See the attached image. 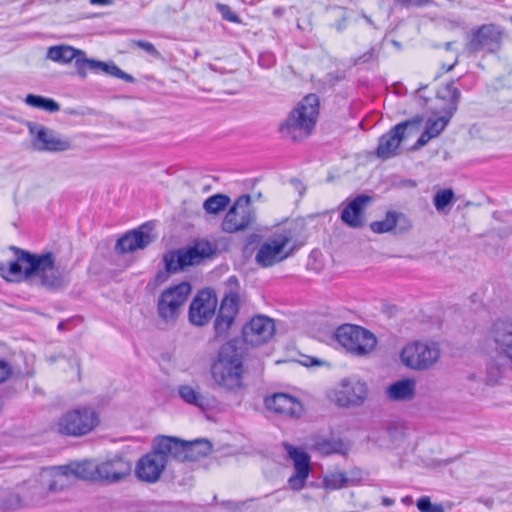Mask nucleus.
Returning a JSON list of instances; mask_svg holds the SVG:
<instances>
[{
  "label": "nucleus",
  "instance_id": "ddd939ff",
  "mask_svg": "<svg viewBox=\"0 0 512 512\" xmlns=\"http://www.w3.org/2000/svg\"><path fill=\"white\" fill-rule=\"evenodd\" d=\"M503 30L495 24H485L479 27L471 35L469 42L465 46L468 54L478 52H496L502 42Z\"/></svg>",
  "mask_w": 512,
  "mask_h": 512
},
{
  "label": "nucleus",
  "instance_id": "052dcab7",
  "mask_svg": "<svg viewBox=\"0 0 512 512\" xmlns=\"http://www.w3.org/2000/svg\"><path fill=\"white\" fill-rule=\"evenodd\" d=\"M393 503H394V500H393V499H391V498L384 497V498L382 499V504H383L384 506H386V507H389V506L393 505Z\"/></svg>",
  "mask_w": 512,
  "mask_h": 512
},
{
  "label": "nucleus",
  "instance_id": "bb28decb",
  "mask_svg": "<svg viewBox=\"0 0 512 512\" xmlns=\"http://www.w3.org/2000/svg\"><path fill=\"white\" fill-rule=\"evenodd\" d=\"M276 323L269 316L258 314V350L261 346H266L263 354L269 356L272 353L271 343L275 339Z\"/></svg>",
  "mask_w": 512,
  "mask_h": 512
},
{
  "label": "nucleus",
  "instance_id": "b1692460",
  "mask_svg": "<svg viewBox=\"0 0 512 512\" xmlns=\"http://www.w3.org/2000/svg\"><path fill=\"white\" fill-rule=\"evenodd\" d=\"M183 441L171 436H158L153 441V450L163 456L167 464L169 459L182 462Z\"/></svg>",
  "mask_w": 512,
  "mask_h": 512
},
{
  "label": "nucleus",
  "instance_id": "5fc2aeb1",
  "mask_svg": "<svg viewBox=\"0 0 512 512\" xmlns=\"http://www.w3.org/2000/svg\"><path fill=\"white\" fill-rule=\"evenodd\" d=\"M335 28L337 29V31L341 32L343 31L345 28H346V18L345 17H342L340 20H338L336 23H335Z\"/></svg>",
  "mask_w": 512,
  "mask_h": 512
},
{
  "label": "nucleus",
  "instance_id": "49530a36",
  "mask_svg": "<svg viewBox=\"0 0 512 512\" xmlns=\"http://www.w3.org/2000/svg\"><path fill=\"white\" fill-rule=\"evenodd\" d=\"M377 57H378V51H377L376 47H372L370 50H368L361 56L357 57L354 60V64L357 65L360 63H367V62L377 59Z\"/></svg>",
  "mask_w": 512,
  "mask_h": 512
},
{
  "label": "nucleus",
  "instance_id": "6e6d98bb",
  "mask_svg": "<svg viewBox=\"0 0 512 512\" xmlns=\"http://www.w3.org/2000/svg\"><path fill=\"white\" fill-rule=\"evenodd\" d=\"M430 0H412V6L422 7L430 3Z\"/></svg>",
  "mask_w": 512,
  "mask_h": 512
},
{
  "label": "nucleus",
  "instance_id": "4be33fe9",
  "mask_svg": "<svg viewBox=\"0 0 512 512\" xmlns=\"http://www.w3.org/2000/svg\"><path fill=\"white\" fill-rule=\"evenodd\" d=\"M165 459L159 456L153 449L150 453L141 457L136 465L137 477L145 482H156L166 467Z\"/></svg>",
  "mask_w": 512,
  "mask_h": 512
},
{
  "label": "nucleus",
  "instance_id": "a211bd4d",
  "mask_svg": "<svg viewBox=\"0 0 512 512\" xmlns=\"http://www.w3.org/2000/svg\"><path fill=\"white\" fill-rule=\"evenodd\" d=\"M267 410L297 420L304 414L303 404L287 393H274L264 399Z\"/></svg>",
  "mask_w": 512,
  "mask_h": 512
},
{
  "label": "nucleus",
  "instance_id": "603ef678",
  "mask_svg": "<svg viewBox=\"0 0 512 512\" xmlns=\"http://www.w3.org/2000/svg\"><path fill=\"white\" fill-rule=\"evenodd\" d=\"M291 183L294 186V188L299 192L300 196H302L305 191V187L303 186L302 182L296 178H293L291 179Z\"/></svg>",
  "mask_w": 512,
  "mask_h": 512
},
{
  "label": "nucleus",
  "instance_id": "423d86ee",
  "mask_svg": "<svg viewBox=\"0 0 512 512\" xmlns=\"http://www.w3.org/2000/svg\"><path fill=\"white\" fill-rule=\"evenodd\" d=\"M423 122L422 116H415L412 119L402 121L383 134L378 141L376 155L382 160L397 155L400 144L420 131Z\"/></svg>",
  "mask_w": 512,
  "mask_h": 512
},
{
  "label": "nucleus",
  "instance_id": "f257e3e1",
  "mask_svg": "<svg viewBox=\"0 0 512 512\" xmlns=\"http://www.w3.org/2000/svg\"><path fill=\"white\" fill-rule=\"evenodd\" d=\"M15 260L0 263V276L9 282L39 278L42 286L57 290L67 283L64 273L55 265L53 253L35 254L21 248L11 246Z\"/></svg>",
  "mask_w": 512,
  "mask_h": 512
},
{
  "label": "nucleus",
  "instance_id": "f8f14e48",
  "mask_svg": "<svg viewBox=\"0 0 512 512\" xmlns=\"http://www.w3.org/2000/svg\"><path fill=\"white\" fill-rule=\"evenodd\" d=\"M191 292V285L184 281L165 289L158 298L157 312L166 322L175 320Z\"/></svg>",
  "mask_w": 512,
  "mask_h": 512
},
{
  "label": "nucleus",
  "instance_id": "ea45409f",
  "mask_svg": "<svg viewBox=\"0 0 512 512\" xmlns=\"http://www.w3.org/2000/svg\"><path fill=\"white\" fill-rule=\"evenodd\" d=\"M347 481V477L344 473L334 472L326 475L323 482L326 488L335 490L345 486Z\"/></svg>",
  "mask_w": 512,
  "mask_h": 512
},
{
  "label": "nucleus",
  "instance_id": "0e129e2a",
  "mask_svg": "<svg viewBox=\"0 0 512 512\" xmlns=\"http://www.w3.org/2000/svg\"><path fill=\"white\" fill-rule=\"evenodd\" d=\"M363 17L365 18V20L370 24V25H373V21L371 20V18L369 16H367L366 14L363 13Z\"/></svg>",
  "mask_w": 512,
  "mask_h": 512
},
{
  "label": "nucleus",
  "instance_id": "c756f323",
  "mask_svg": "<svg viewBox=\"0 0 512 512\" xmlns=\"http://www.w3.org/2000/svg\"><path fill=\"white\" fill-rule=\"evenodd\" d=\"M183 445L182 462L197 461L200 457L207 456L212 449L210 442L204 439L183 441Z\"/></svg>",
  "mask_w": 512,
  "mask_h": 512
},
{
  "label": "nucleus",
  "instance_id": "a18cd8bd",
  "mask_svg": "<svg viewBox=\"0 0 512 512\" xmlns=\"http://www.w3.org/2000/svg\"><path fill=\"white\" fill-rule=\"evenodd\" d=\"M255 320H256V316H253L250 320V322L244 326L243 328V331H242V337H243V340L246 342V343H253V340L250 339V335H254L256 334V327H255Z\"/></svg>",
  "mask_w": 512,
  "mask_h": 512
},
{
  "label": "nucleus",
  "instance_id": "79ce46f5",
  "mask_svg": "<svg viewBox=\"0 0 512 512\" xmlns=\"http://www.w3.org/2000/svg\"><path fill=\"white\" fill-rule=\"evenodd\" d=\"M503 376V369L497 364H491L487 368L486 381L489 385H495Z\"/></svg>",
  "mask_w": 512,
  "mask_h": 512
},
{
  "label": "nucleus",
  "instance_id": "f03ea898",
  "mask_svg": "<svg viewBox=\"0 0 512 512\" xmlns=\"http://www.w3.org/2000/svg\"><path fill=\"white\" fill-rule=\"evenodd\" d=\"M93 471L98 478L110 483L118 482L131 471V464L121 455H113L94 465L91 462L75 463L66 466L53 467L45 470L41 477L43 481H47L50 491L62 489L64 478L74 475L79 478L89 479L93 477Z\"/></svg>",
  "mask_w": 512,
  "mask_h": 512
},
{
  "label": "nucleus",
  "instance_id": "37998d69",
  "mask_svg": "<svg viewBox=\"0 0 512 512\" xmlns=\"http://www.w3.org/2000/svg\"><path fill=\"white\" fill-rule=\"evenodd\" d=\"M130 46L131 47L135 46L140 49H143L146 53H148L149 55H152L154 57L160 56L159 51L155 48V46L151 42H148L145 40H131Z\"/></svg>",
  "mask_w": 512,
  "mask_h": 512
},
{
  "label": "nucleus",
  "instance_id": "3c124183",
  "mask_svg": "<svg viewBox=\"0 0 512 512\" xmlns=\"http://www.w3.org/2000/svg\"><path fill=\"white\" fill-rule=\"evenodd\" d=\"M172 272H167V270L165 269V271H159L156 276H155V283L156 284H162L164 283L165 281L168 280V277H169V274H171Z\"/></svg>",
  "mask_w": 512,
  "mask_h": 512
},
{
  "label": "nucleus",
  "instance_id": "c9c22d12",
  "mask_svg": "<svg viewBox=\"0 0 512 512\" xmlns=\"http://www.w3.org/2000/svg\"><path fill=\"white\" fill-rule=\"evenodd\" d=\"M401 214L393 211L387 212L385 218L381 221H375L370 224V228L373 232L381 234L392 231L397 224L398 218Z\"/></svg>",
  "mask_w": 512,
  "mask_h": 512
},
{
  "label": "nucleus",
  "instance_id": "864d4df0",
  "mask_svg": "<svg viewBox=\"0 0 512 512\" xmlns=\"http://www.w3.org/2000/svg\"><path fill=\"white\" fill-rule=\"evenodd\" d=\"M502 81L504 82L502 86H506L509 89H512V71L503 77Z\"/></svg>",
  "mask_w": 512,
  "mask_h": 512
},
{
  "label": "nucleus",
  "instance_id": "7ed1b4c3",
  "mask_svg": "<svg viewBox=\"0 0 512 512\" xmlns=\"http://www.w3.org/2000/svg\"><path fill=\"white\" fill-rule=\"evenodd\" d=\"M211 378L216 386L234 392L243 386V353L236 346V341L223 344L212 361Z\"/></svg>",
  "mask_w": 512,
  "mask_h": 512
},
{
  "label": "nucleus",
  "instance_id": "1a4fd4ad",
  "mask_svg": "<svg viewBox=\"0 0 512 512\" xmlns=\"http://www.w3.org/2000/svg\"><path fill=\"white\" fill-rule=\"evenodd\" d=\"M440 357V349L434 342L416 341L403 347L400 358L406 367L423 371L432 367Z\"/></svg>",
  "mask_w": 512,
  "mask_h": 512
},
{
  "label": "nucleus",
  "instance_id": "7c9ffc66",
  "mask_svg": "<svg viewBox=\"0 0 512 512\" xmlns=\"http://www.w3.org/2000/svg\"><path fill=\"white\" fill-rule=\"evenodd\" d=\"M404 438V428L397 423H390L386 429L380 433L375 442L383 448H390Z\"/></svg>",
  "mask_w": 512,
  "mask_h": 512
},
{
  "label": "nucleus",
  "instance_id": "de8ad7c7",
  "mask_svg": "<svg viewBox=\"0 0 512 512\" xmlns=\"http://www.w3.org/2000/svg\"><path fill=\"white\" fill-rule=\"evenodd\" d=\"M11 374V365L5 360H0V383L5 382L10 377Z\"/></svg>",
  "mask_w": 512,
  "mask_h": 512
},
{
  "label": "nucleus",
  "instance_id": "4468645a",
  "mask_svg": "<svg viewBox=\"0 0 512 512\" xmlns=\"http://www.w3.org/2000/svg\"><path fill=\"white\" fill-rule=\"evenodd\" d=\"M252 220L251 197L249 194H243L238 197L226 213L221 228L226 233L243 231L250 225Z\"/></svg>",
  "mask_w": 512,
  "mask_h": 512
},
{
  "label": "nucleus",
  "instance_id": "6e6552de",
  "mask_svg": "<svg viewBox=\"0 0 512 512\" xmlns=\"http://www.w3.org/2000/svg\"><path fill=\"white\" fill-rule=\"evenodd\" d=\"M27 127L31 136V146L37 152L58 153L73 148L70 138L53 129L35 122H28Z\"/></svg>",
  "mask_w": 512,
  "mask_h": 512
},
{
  "label": "nucleus",
  "instance_id": "58836bf2",
  "mask_svg": "<svg viewBox=\"0 0 512 512\" xmlns=\"http://www.w3.org/2000/svg\"><path fill=\"white\" fill-rule=\"evenodd\" d=\"M237 302L238 296L236 294L230 293L229 295H226L221 302L218 313L235 318V315L237 314L238 311Z\"/></svg>",
  "mask_w": 512,
  "mask_h": 512
},
{
  "label": "nucleus",
  "instance_id": "473e14b6",
  "mask_svg": "<svg viewBox=\"0 0 512 512\" xmlns=\"http://www.w3.org/2000/svg\"><path fill=\"white\" fill-rule=\"evenodd\" d=\"M163 262L167 272L173 273L183 270L185 267L189 266L183 249L168 252L164 255Z\"/></svg>",
  "mask_w": 512,
  "mask_h": 512
},
{
  "label": "nucleus",
  "instance_id": "20e7f679",
  "mask_svg": "<svg viewBox=\"0 0 512 512\" xmlns=\"http://www.w3.org/2000/svg\"><path fill=\"white\" fill-rule=\"evenodd\" d=\"M303 228V221H293L275 231L258 248V265L271 267L292 256L302 245L298 240Z\"/></svg>",
  "mask_w": 512,
  "mask_h": 512
},
{
  "label": "nucleus",
  "instance_id": "e2e57ef3",
  "mask_svg": "<svg viewBox=\"0 0 512 512\" xmlns=\"http://www.w3.org/2000/svg\"><path fill=\"white\" fill-rule=\"evenodd\" d=\"M453 45H454V42H447V43L445 44V49H446L447 51H451V50L453 49Z\"/></svg>",
  "mask_w": 512,
  "mask_h": 512
},
{
  "label": "nucleus",
  "instance_id": "13d9d810",
  "mask_svg": "<svg viewBox=\"0 0 512 512\" xmlns=\"http://www.w3.org/2000/svg\"><path fill=\"white\" fill-rule=\"evenodd\" d=\"M479 502L483 503L488 508H491L494 504V500L491 498H481L479 499Z\"/></svg>",
  "mask_w": 512,
  "mask_h": 512
},
{
  "label": "nucleus",
  "instance_id": "774afa93",
  "mask_svg": "<svg viewBox=\"0 0 512 512\" xmlns=\"http://www.w3.org/2000/svg\"><path fill=\"white\" fill-rule=\"evenodd\" d=\"M262 197V194L258 192V200Z\"/></svg>",
  "mask_w": 512,
  "mask_h": 512
},
{
  "label": "nucleus",
  "instance_id": "a878e982",
  "mask_svg": "<svg viewBox=\"0 0 512 512\" xmlns=\"http://www.w3.org/2000/svg\"><path fill=\"white\" fill-rule=\"evenodd\" d=\"M189 266L199 264L204 259L216 253V247L207 239H197L191 245L183 248Z\"/></svg>",
  "mask_w": 512,
  "mask_h": 512
},
{
  "label": "nucleus",
  "instance_id": "c03bdc74",
  "mask_svg": "<svg viewBox=\"0 0 512 512\" xmlns=\"http://www.w3.org/2000/svg\"><path fill=\"white\" fill-rule=\"evenodd\" d=\"M216 8L223 19L233 23H238L240 21L237 14L234 13L228 5L216 3Z\"/></svg>",
  "mask_w": 512,
  "mask_h": 512
},
{
  "label": "nucleus",
  "instance_id": "aec40b11",
  "mask_svg": "<svg viewBox=\"0 0 512 512\" xmlns=\"http://www.w3.org/2000/svg\"><path fill=\"white\" fill-rule=\"evenodd\" d=\"M150 231L149 224H143L138 229L126 232L117 240L115 251L118 254H125L146 248L154 241Z\"/></svg>",
  "mask_w": 512,
  "mask_h": 512
},
{
  "label": "nucleus",
  "instance_id": "2f4dec72",
  "mask_svg": "<svg viewBox=\"0 0 512 512\" xmlns=\"http://www.w3.org/2000/svg\"><path fill=\"white\" fill-rule=\"evenodd\" d=\"M316 448L323 454H341L346 455L350 451V444L342 439H326L316 443Z\"/></svg>",
  "mask_w": 512,
  "mask_h": 512
},
{
  "label": "nucleus",
  "instance_id": "bf43d9fd",
  "mask_svg": "<svg viewBox=\"0 0 512 512\" xmlns=\"http://www.w3.org/2000/svg\"><path fill=\"white\" fill-rule=\"evenodd\" d=\"M457 63H458V55H455L453 63L448 65V66L443 64V69H445L447 72H449V71H451L454 68V66Z\"/></svg>",
  "mask_w": 512,
  "mask_h": 512
},
{
  "label": "nucleus",
  "instance_id": "cd10ccee",
  "mask_svg": "<svg viewBox=\"0 0 512 512\" xmlns=\"http://www.w3.org/2000/svg\"><path fill=\"white\" fill-rule=\"evenodd\" d=\"M46 57L51 61L61 64L70 63L74 60V65L77 69V60L86 59V53L72 46L56 45L48 48Z\"/></svg>",
  "mask_w": 512,
  "mask_h": 512
},
{
  "label": "nucleus",
  "instance_id": "72a5a7b5",
  "mask_svg": "<svg viewBox=\"0 0 512 512\" xmlns=\"http://www.w3.org/2000/svg\"><path fill=\"white\" fill-rule=\"evenodd\" d=\"M230 197L226 194H214L208 197L203 203V209L207 214H219L224 211L230 204Z\"/></svg>",
  "mask_w": 512,
  "mask_h": 512
},
{
  "label": "nucleus",
  "instance_id": "c85d7f7f",
  "mask_svg": "<svg viewBox=\"0 0 512 512\" xmlns=\"http://www.w3.org/2000/svg\"><path fill=\"white\" fill-rule=\"evenodd\" d=\"M415 381L410 378L398 380L388 386L386 393L390 400L407 401L415 395Z\"/></svg>",
  "mask_w": 512,
  "mask_h": 512
},
{
  "label": "nucleus",
  "instance_id": "dca6fc26",
  "mask_svg": "<svg viewBox=\"0 0 512 512\" xmlns=\"http://www.w3.org/2000/svg\"><path fill=\"white\" fill-rule=\"evenodd\" d=\"M284 448L294 468V473L288 479V485L292 490L299 491L305 486L311 471L310 455L288 443L284 444Z\"/></svg>",
  "mask_w": 512,
  "mask_h": 512
},
{
  "label": "nucleus",
  "instance_id": "09e8293b",
  "mask_svg": "<svg viewBox=\"0 0 512 512\" xmlns=\"http://www.w3.org/2000/svg\"><path fill=\"white\" fill-rule=\"evenodd\" d=\"M255 243H256V234L255 233L250 234L247 237L246 245L244 247V253L252 254L254 252V250L256 249Z\"/></svg>",
  "mask_w": 512,
  "mask_h": 512
},
{
  "label": "nucleus",
  "instance_id": "393cba45",
  "mask_svg": "<svg viewBox=\"0 0 512 512\" xmlns=\"http://www.w3.org/2000/svg\"><path fill=\"white\" fill-rule=\"evenodd\" d=\"M179 398L186 404L206 411L211 407L210 399L205 395L198 384H180L177 387Z\"/></svg>",
  "mask_w": 512,
  "mask_h": 512
},
{
  "label": "nucleus",
  "instance_id": "4d7b16f0",
  "mask_svg": "<svg viewBox=\"0 0 512 512\" xmlns=\"http://www.w3.org/2000/svg\"><path fill=\"white\" fill-rule=\"evenodd\" d=\"M90 3L93 5H110L112 0H90Z\"/></svg>",
  "mask_w": 512,
  "mask_h": 512
},
{
  "label": "nucleus",
  "instance_id": "f3484780",
  "mask_svg": "<svg viewBox=\"0 0 512 512\" xmlns=\"http://www.w3.org/2000/svg\"><path fill=\"white\" fill-rule=\"evenodd\" d=\"M490 339L498 356L505 359L512 372V320L499 319L490 330Z\"/></svg>",
  "mask_w": 512,
  "mask_h": 512
},
{
  "label": "nucleus",
  "instance_id": "9d476101",
  "mask_svg": "<svg viewBox=\"0 0 512 512\" xmlns=\"http://www.w3.org/2000/svg\"><path fill=\"white\" fill-rule=\"evenodd\" d=\"M444 96L449 97L450 104L445 112V115L437 119H429L426 123L425 130L420 135L416 143L410 148L411 151L419 150L421 147L428 144V142L439 136L448 125L452 115L457 110V105L461 97L460 90L454 86L453 83H448L444 88Z\"/></svg>",
  "mask_w": 512,
  "mask_h": 512
},
{
  "label": "nucleus",
  "instance_id": "6ab92c4d",
  "mask_svg": "<svg viewBox=\"0 0 512 512\" xmlns=\"http://www.w3.org/2000/svg\"><path fill=\"white\" fill-rule=\"evenodd\" d=\"M217 305L216 297L210 290H201L189 307V320L193 325L203 326L214 315Z\"/></svg>",
  "mask_w": 512,
  "mask_h": 512
},
{
  "label": "nucleus",
  "instance_id": "69168bd1",
  "mask_svg": "<svg viewBox=\"0 0 512 512\" xmlns=\"http://www.w3.org/2000/svg\"><path fill=\"white\" fill-rule=\"evenodd\" d=\"M64 329H65V322H63V321H62V322H60V323L58 324V330L62 331V330H64Z\"/></svg>",
  "mask_w": 512,
  "mask_h": 512
},
{
  "label": "nucleus",
  "instance_id": "a19ab883",
  "mask_svg": "<svg viewBox=\"0 0 512 512\" xmlns=\"http://www.w3.org/2000/svg\"><path fill=\"white\" fill-rule=\"evenodd\" d=\"M417 508L420 512H444L441 504H433L428 496H422L417 500Z\"/></svg>",
  "mask_w": 512,
  "mask_h": 512
},
{
  "label": "nucleus",
  "instance_id": "8fccbe9b",
  "mask_svg": "<svg viewBox=\"0 0 512 512\" xmlns=\"http://www.w3.org/2000/svg\"><path fill=\"white\" fill-rule=\"evenodd\" d=\"M274 63H275V58H274V56L272 54L261 55L258 58V64L262 65V66H265V67H270Z\"/></svg>",
  "mask_w": 512,
  "mask_h": 512
},
{
  "label": "nucleus",
  "instance_id": "680f3d73",
  "mask_svg": "<svg viewBox=\"0 0 512 512\" xmlns=\"http://www.w3.org/2000/svg\"><path fill=\"white\" fill-rule=\"evenodd\" d=\"M397 2L405 6H412V0H397Z\"/></svg>",
  "mask_w": 512,
  "mask_h": 512
},
{
  "label": "nucleus",
  "instance_id": "5701e85b",
  "mask_svg": "<svg viewBox=\"0 0 512 512\" xmlns=\"http://www.w3.org/2000/svg\"><path fill=\"white\" fill-rule=\"evenodd\" d=\"M372 200L370 196L360 194L352 199L341 212L342 222L351 228H360L364 225V211Z\"/></svg>",
  "mask_w": 512,
  "mask_h": 512
},
{
  "label": "nucleus",
  "instance_id": "0eeeda50",
  "mask_svg": "<svg viewBox=\"0 0 512 512\" xmlns=\"http://www.w3.org/2000/svg\"><path fill=\"white\" fill-rule=\"evenodd\" d=\"M335 337L341 346L357 356L370 353L377 344V339L372 332L352 324H344L337 328Z\"/></svg>",
  "mask_w": 512,
  "mask_h": 512
},
{
  "label": "nucleus",
  "instance_id": "9b49d317",
  "mask_svg": "<svg viewBox=\"0 0 512 512\" xmlns=\"http://www.w3.org/2000/svg\"><path fill=\"white\" fill-rule=\"evenodd\" d=\"M98 415L91 408H78L65 413L58 421L59 433L67 436H82L98 425Z\"/></svg>",
  "mask_w": 512,
  "mask_h": 512
},
{
  "label": "nucleus",
  "instance_id": "4c0bfd02",
  "mask_svg": "<svg viewBox=\"0 0 512 512\" xmlns=\"http://www.w3.org/2000/svg\"><path fill=\"white\" fill-rule=\"evenodd\" d=\"M233 322H234V317L218 313V315L215 319V322H214L215 337L216 338L226 337Z\"/></svg>",
  "mask_w": 512,
  "mask_h": 512
},
{
  "label": "nucleus",
  "instance_id": "f704fd0d",
  "mask_svg": "<svg viewBox=\"0 0 512 512\" xmlns=\"http://www.w3.org/2000/svg\"><path fill=\"white\" fill-rule=\"evenodd\" d=\"M25 103L28 106L38 108L50 113H55L60 110L59 104L54 99L41 95L28 94L25 97Z\"/></svg>",
  "mask_w": 512,
  "mask_h": 512
},
{
  "label": "nucleus",
  "instance_id": "2eb2a0df",
  "mask_svg": "<svg viewBox=\"0 0 512 512\" xmlns=\"http://www.w3.org/2000/svg\"><path fill=\"white\" fill-rule=\"evenodd\" d=\"M368 396V387L364 381L348 378L340 381L334 392V401L340 407H359Z\"/></svg>",
  "mask_w": 512,
  "mask_h": 512
},
{
  "label": "nucleus",
  "instance_id": "412c9836",
  "mask_svg": "<svg viewBox=\"0 0 512 512\" xmlns=\"http://www.w3.org/2000/svg\"><path fill=\"white\" fill-rule=\"evenodd\" d=\"M87 70L98 73L102 72L109 76L122 79L128 83H133L135 78L122 71L114 62H102L95 59H78L77 60V74L80 78H86Z\"/></svg>",
  "mask_w": 512,
  "mask_h": 512
},
{
  "label": "nucleus",
  "instance_id": "338daca9",
  "mask_svg": "<svg viewBox=\"0 0 512 512\" xmlns=\"http://www.w3.org/2000/svg\"><path fill=\"white\" fill-rule=\"evenodd\" d=\"M409 185H411L412 187H415L416 186V183L413 181V180H409L408 181Z\"/></svg>",
  "mask_w": 512,
  "mask_h": 512
},
{
  "label": "nucleus",
  "instance_id": "e433bc0d",
  "mask_svg": "<svg viewBox=\"0 0 512 512\" xmlns=\"http://www.w3.org/2000/svg\"><path fill=\"white\" fill-rule=\"evenodd\" d=\"M454 191L450 188L439 190L433 197V204L438 212H446L454 200Z\"/></svg>",
  "mask_w": 512,
  "mask_h": 512
},
{
  "label": "nucleus",
  "instance_id": "39448f33",
  "mask_svg": "<svg viewBox=\"0 0 512 512\" xmlns=\"http://www.w3.org/2000/svg\"><path fill=\"white\" fill-rule=\"evenodd\" d=\"M319 114V98L315 94L307 95L290 112L286 121L280 125L283 137L294 142L308 137L317 121Z\"/></svg>",
  "mask_w": 512,
  "mask_h": 512
}]
</instances>
